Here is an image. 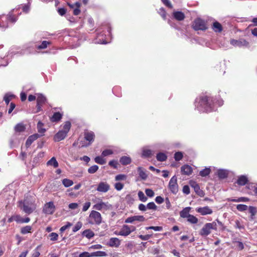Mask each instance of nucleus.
<instances>
[{"mask_svg":"<svg viewBox=\"0 0 257 257\" xmlns=\"http://www.w3.org/2000/svg\"><path fill=\"white\" fill-rule=\"evenodd\" d=\"M236 208L238 211H243L247 209L248 207L247 205L244 204H238L236 206Z\"/></svg>","mask_w":257,"mask_h":257,"instance_id":"49530a36","label":"nucleus"},{"mask_svg":"<svg viewBox=\"0 0 257 257\" xmlns=\"http://www.w3.org/2000/svg\"><path fill=\"white\" fill-rule=\"evenodd\" d=\"M90 205H91V203L90 202H87L85 203L83 205V208H82V211H86L88 209V208L90 207Z\"/></svg>","mask_w":257,"mask_h":257,"instance_id":"0e129e2a","label":"nucleus"},{"mask_svg":"<svg viewBox=\"0 0 257 257\" xmlns=\"http://www.w3.org/2000/svg\"><path fill=\"white\" fill-rule=\"evenodd\" d=\"M147 209H150V210H156L157 209V206L153 202H150L148 203L147 205Z\"/></svg>","mask_w":257,"mask_h":257,"instance_id":"09e8293b","label":"nucleus"},{"mask_svg":"<svg viewBox=\"0 0 257 257\" xmlns=\"http://www.w3.org/2000/svg\"><path fill=\"white\" fill-rule=\"evenodd\" d=\"M47 165L53 166L54 168L58 167V163L55 157L52 158L47 163Z\"/></svg>","mask_w":257,"mask_h":257,"instance_id":"7c9ffc66","label":"nucleus"},{"mask_svg":"<svg viewBox=\"0 0 257 257\" xmlns=\"http://www.w3.org/2000/svg\"><path fill=\"white\" fill-rule=\"evenodd\" d=\"M82 226V223L81 222H80V221L77 222V223L76 224V225L73 228V231L74 232L77 231L81 228Z\"/></svg>","mask_w":257,"mask_h":257,"instance_id":"de8ad7c7","label":"nucleus"},{"mask_svg":"<svg viewBox=\"0 0 257 257\" xmlns=\"http://www.w3.org/2000/svg\"><path fill=\"white\" fill-rule=\"evenodd\" d=\"M212 29L214 32L218 33H220L222 31L221 25L217 21L213 23Z\"/></svg>","mask_w":257,"mask_h":257,"instance_id":"5701e85b","label":"nucleus"},{"mask_svg":"<svg viewBox=\"0 0 257 257\" xmlns=\"http://www.w3.org/2000/svg\"><path fill=\"white\" fill-rule=\"evenodd\" d=\"M46 101V98L42 94H38L37 98V102L38 104L43 105Z\"/></svg>","mask_w":257,"mask_h":257,"instance_id":"c85d7f7f","label":"nucleus"},{"mask_svg":"<svg viewBox=\"0 0 257 257\" xmlns=\"http://www.w3.org/2000/svg\"><path fill=\"white\" fill-rule=\"evenodd\" d=\"M94 160L96 163L100 164V165H103L106 162L105 160L103 159V158L100 156H97V157H95Z\"/></svg>","mask_w":257,"mask_h":257,"instance_id":"37998d69","label":"nucleus"},{"mask_svg":"<svg viewBox=\"0 0 257 257\" xmlns=\"http://www.w3.org/2000/svg\"><path fill=\"white\" fill-rule=\"evenodd\" d=\"M146 230L153 229L156 231H160L163 229V228L161 226H149V227H146Z\"/></svg>","mask_w":257,"mask_h":257,"instance_id":"603ef678","label":"nucleus"},{"mask_svg":"<svg viewBox=\"0 0 257 257\" xmlns=\"http://www.w3.org/2000/svg\"><path fill=\"white\" fill-rule=\"evenodd\" d=\"M49 44V42L46 41H44L42 43V44L38 47V48L39 49H45L47 47V46Z\"/></svg>","mask_w":257,"mask_h":257,"instance_id":"13d9d810","label":"nucleus"},{"mask_svg":"<svg viewBox=\"0 0 257 257\" xmlns=\"http://www.w3.org/2000/svg\"><path fill=\"white\" fill-rule=\"evenodd\" d=\"M123 186L122 183L118 182L115 184L114 188L116 190L120 191L123 188Z\"/></svg>","mask_w":257,"mask_h":257,"instance_id":"4d7b16f0","label":"nucleus"},{"mask_svg":"<svg viewBox=\"0 0 257 257\" xmlns=\"http://www.w3.org/2000/svg\"><path fill=\"white\" fill-rule=\"evenodd\" d=\"M247 182V178L245 176H240L237 181V183L241 186L244 185Z\"/></svg>","mask_w":257,"mask_h":257,"instance_id":"bb28decb","label":"nucleus"},{"mask_svg":"<svg viewBox=\"0 0 257 257\" xmlns=\"http://www.w3.org/2000/svg\"><path fill=\"white\" fill-rule=\"evenodd\" d=\"M192 27L196 31H204L207 29L205 21L200 18L196 19L194 21Z\"/></svg>","mask_w":257,"mask_h":257,"instance_id":"423d86ee","label":"nucleus"},{"mask_svg":"<svg viewBox=\"0 0 257 257\" xmlns=\"http://www.w3.org/2000/svg\"><path fill=\"white\" fill-rule=\"evenodd\" d=\"M145 220V217L142 215H135L129 217L125 220V223H132L135 221L143 222Z\"/></svg>","mask_w":257,"mask_h":257,"instance_id":"9d476101","label":"nucleus"},{"mask_svg":"<svg viewBox=\"0 0 257 257\" xmlns=\"http://www.w3.org/2000/svg\"><path fill=\"white\" fill-rule=\"evenodd\" d=\"M68 207L70 209H76L78 207V204L77 203H71L68 205Z\"/></svg>","mask_w":257,"mask_h":257,"instance_id":"bf43d9fd","label":"nucleus"},{"mask_svg":"<svg viewBox=\"0 0 257 257\" xmlns=\"http://www.w3.org/2000/svg\"><path fill=\"white\" fill-rule=\"evenodd\" d=\"M131 159L129 157L123 156L119 160L120 163L123 165H128L131 163Z\"/></svg>","mask_w":257,"mask_h":257,"instance_id":"b1692460","label":"nucleus"},{"mask_svg":"<svg viewBox=\"0 0 257 257\" xmlns=\"http://www.w3.org/2000/svg\"><path fill=\"white\" fill-rule=\"evenodd\" d=\"M126 179V176L124 174H119L115 176V180L116 181L124 180Z\"/></svg>","mask_w":257,"mask_h":257,"instance_id":"3c124183","label":"nucleus"},{"mask_svg":"<svg viewBox=\"0 0 257 257\" xmlns=\"http://www.w3.org/2000/svg\"><path fill=\"white\" fill-rule=\"evenodd\" d=\"M31 230L32 227L31 226L27 225L21 228V232L23 234H25L30 232Z\"/></svg>","mask_w":257,"mask_h":257,"instance_id":"4c0bfd02","label":"nucleus"},{"mask_svg":"<svg viewBox=\"0 0 257 257\" xmlns=\"http://www.w3.org/2000/svg\"><path fill=\"white\" fill-rule=\"evenodd\" d=\"M82 235L88 239L91 238L94 236V233L90 229H86L82 232Z\"/></svg>","mask_w":257,"mask_h":257,"instance_id":"393cba45","label":"nucleus"},{"mask_svg":"<svg viewBox=\"0 0 257 257\" xmlns=\"http://www.w3.org/2000/svg\"><path fill=\"white\" fill-rule=\"evenodd\" d=\"M38 247H37L34 250V252L33 253H32V257H39L40 254V253L39 252V250H38Z\"/></svg>","mask_w":257,"mask_h":257,"instance_id":"338daca9","label":"nucleus"},{"mask_svg":"<svg viewBox=\"0 0 257 257\" xmlns=\"http://www.w3.org/2000/svg\"><path fill=\"white\" fill-rule=\"evenodd\" d=\"M211 172L209 168H205L204 169L201 170L199 172V174L202 177H205L208 175Z\"/></svg>","mask_w":257,"mask_h":257,"instance_id":"c9c22d12","label":"nucleus"},{"mask_svg":"<svg viewBox=\"0 0 257 257\" xmlns=\"http://www.w3.org/2000/svg\"><path fill=\"white\" fill-rule=\"evenodd\" d=\"M14 97V95H10L8 94H7L5 95L4 100L5 101L6 103L8 105L11 100Z\"/></svg>","mask_w":257,"mask_h":257,"instance_id":"c03bdc74","label":"nucleus"},{"mask_svg":"<svg viewBox=\"0 0 257 257\" xmlns=\"http://www.w3.org/2000/svg\"><path fill=\"white\" fill-rule=\"evenodd\" d=\"M79 257H92V256L91 253L88 252H83L79 254Z\"/></svg>","mask_w":257,"mask_h":257,"instance_id":"774afa93","label":"nucleus"},{"mask_svg":"<svg viewBox=\"0 0 257 257\" xmlns=\"http://www.w3.org/2000/svg\"><path fill=\"white\" fill-rule=\"evenodd\" d=\"M228 173L225 170H219L218 171V176L220 179H224L227 177Z\"/></svg>","mask_w":257,"mask_h":257,"instance_id":"473e14b6","label":"nucleus"},{"mask_svg":"<svg viewBox=\"0 0 257 257\" xmlns=\"http://www.w3.org/2000/svg\"><path fill=\"white\" fill-rule=\"evenodd\" d=\"M62 115L60 112H55L51 118L52 122H56L60 120L62 118Z\"/></svg>","mask_w":257,"mask_h":257,"instance_id":"a878e982","label":"nucleus"},{"mask_svg":"<svg viewBox=\"0 0 257 257\" xmlns=\"http://www.w3.org/2000/svg\"><path fill=\"white\" fill-rule=\"evenodd\" d=\"M62 183L65 187H68L73 184V182L71 180L68 179H64L62 180Z\"/></svg>","mask_w":257,"mask_h":257,"instance_id":"e433bc0d","label":"nucleus"},{"mask_svg":"<svg viewBox=\"0 0 257 257\" xmlns=\"http://www.w3.org/2000/svg\"><path fill=\"white\" fill-rule=\"evenodd\" d=\"M151 236L152 235H150V234H147V235H140L139 236V237L140 238H141L142 240H147L151 238Z\"/></svg>","mask_w":257,"mask_h":257,"instance_id":"e2e57ef3","label":"nucleus"},{"mask_svg":"<svg viewBox=\"0 0 257 257\" xmlns=\"http://www.w3.org/2000/svg\"><path fill=\"white\" fill-rule=\"evenodd\" d=\"M41 135L38 134L32 135L29 137L26 142V146L27 148H29L32 143L40 137Z\"/></svg>","mask_w":257,"mask_h":257,"instance_id":"dca6fc26","label":"nucleus"},{"mask_svg":"<svg viewBox=\"0 0 257 257\" xmlns=\"http://www.w3.org/2000/svg\"><path fill=\"white\" fill-rule=\"evenodd\" d=\"M98 200H99L98 202L93 205V208L99 211H106L111 208V205L108 202H104L99 199H98Z\"/></svg>","mask_w":257,"mask_h":257,"instance_id":"39448f33","label":"nucleus"},{"mask_svg":"<svg viewBox=\"0 0 257 257\" xmlns=\"http://www.w3.org/2000/svg\"><path fill=\"white\" fill-rule=\"evenodd\" d=\"M120 244V240L117 237H111L109 239L107 245L110 247H118Z\"/></svg>","mask_w":257,"mask_h":257,"instance_id":"4468645a","label":"nucleus"},{"mask_svg":"<svg viewBox=\"0 0 257 257\" xmlns=\"http://www.w3.org/2000/svg\"><path fill=\"white\" fill-rule=\"evenodd\" d=\"M230 44L234 47L248 48L249 46V42L243 39H232L230 40Z\"/></svg>","mask_w":257,"mask_h":257,"instance_id":"6e6552de","label":"nucleus"},{"mask_svg":"<svg viewBox=\"0 0 257 257\" xmlns=\"http://www.w3.org/2000/svg\"><path fill=\"white\" fill-rule=\"evenodd\" d=\"M115 233L118 235L124 236L128 235L130 234V228H128V225H123L119 232L118 233L115 232Z\"/></svg>","mask_w":257,"mask_h":257,"instance_id":"f3484780","label":"nucleus"},{"mask_svg":"<svg viewBox=\"0 0 257 257\" xmlns=\"http://www.w3.org/2000/svg\"><path fill=\"white\" fill-rule=\"evenodd\" d=\"M112 153H113V152L112 150L107 149V150H104L102 152L101 155L102 157H105V156H107L108 155H111V154H112Z\"/></svg>","mask_w":257,"mask_h":257,"instance_id":"864d4df0","label":"nucleus"},{"mask_svg":"<svg viewBox=\"0 0 257 257\" xmlns=\"http://www.w3.org/2000/svg\"><path fill=\"white\" fill-rule=\"evenodd\" d=\"M138 171L140 177L143 179V180H146L148 177L147 174L146 173L145 171L143 170L142 167H139L138 168Z\"/></svg>","mask_w":257,"mask_h":257,"instance_id":"cd10ccee","label":"nucleus"},{"mask_svg":"<svg viewBox=\"0 0 257 257\" xmlns=\"http://www.w3.org/2000/svg\"><path fill=\"white\" fill-rule=\"evenodd\" d=\"M98 169V166L93 165V166H92L91 167H90L88 169V172L90 174H93V173H95L97 171Z\"/></svg>","mask_w":257,"mask_h":257,"instance_id":"a18cd8bd","label":"nucleus"},{"mask_svg":"<svg viewBox=\"0 0 257 257\" xmlns=\"http://www.w3.org/2000/svg\"><path fill=\"white\" fill-rule=\"evenodd\" d=\"M154 154L153 151L148 149L147 147H144L142 150V156L144 158H149Z\"/></svg>","mask_w":257,"mask_h":257,"instance_id":"4be33fe9","label":"nucleus"},{"mask_svg":"<svg viewBox=\"0 0 257 257\" xmlns=\"http://www.w3.org/2000/svg\"><path fill=\"white\" fill-rule=\"evenodd\" d=\"M156 158L158 161L163 162L166 160L167 156L163 153H159L157 154Z\"/></svg>","mask_w":257,"mask_h":257,"instance_id":"2f4dec72","label":"nucleus"},{"mask_svg":"<svg viewBox=\"0 0 257 257\" xmlns=\"http://www.w3.org/2000/svg\"><path fill=\"white\" fill-rule=\"evenodd\" d=\"M146 195L150 197H152L154 196V192L151 189H146L145 190Z\"/></svg>","mask_w":257,"mask_h":257,"instance_id":"6e6d98bb","label":"nucleus"},{"mask_svg":"<svg viewBox=\"0 0 257 257\" xmlns=\"http://www.w3.org/2000/svg\"><path fill=\"white\" fill-rule=\"evenodd\" d=\"M207 96H203L200 98L198 104L195 106L200 111L209 112L212 110L211 104Z\"/></svg>","mask_w":257,"mask_h":257,"instance_id":"f03ea898","label":"nucleus"},{"mask_svg":"<svg viewBox=\"0 0 257 257\" xmlns=\"http://www.w3.org/2000/svg\"><path fill=\"white\" fill-rule=\"evenodd\" d=\"M88 222L91 224L99 225L102 222L101 214L96 211L92 210L89 214Z\"/></svg>","mask_w":257,"mask_h":257,"instance_id":"20e7f679","label":"nucleus"},{"mask_svg":"<svg viewBox=\"0 0 257 257\" xmlns=\"http://www.w3.org/2000/svg\"><path fill=\"white\" fill-rule=\"evenodd\" d=\"M183 192L185 194H189L190 193V188L189 186L185 185L183 188Z\"/></svg>","mask_w":257,"mask_h":257,"instance_id":"69168bd1","label":"nucleus"},{"mask_svg":"<svg viewBox=\"0 0 257 257\" xmlns=\"http://www.w3.org/2000/svg\"><path fill=\"white\" fill-rule=\"evenodd\" d=\"M187 219V221L191 224H196L198 222V218L191 214H190Z\"/></svg>","mask_w":257,"mask_h":257,"instance_id":"72a5a7b5","label":"nucleus"},{"mask_svg":"<svg viewBox=\"0 0 257 257\" xmlns=\"http://www.w3.org/2000/svg\"><path fill=\"white\" fill-rule=\"evenodd\" d=\"M26 129L25 125L22 123L17 124L15 127V130L17 132H23Z\"/></svg>","mask_w":257,"mask_h":257,"instance_id":"c756f323","label":"nucleus"},{"mask_svg":"<svg viewBox=\"0 0 257 257\" xmlns=\"http://www.w3.org/2000/svg\"><path fill=\"white\" fill-rule=\"evenodd\" d=\"M71 226H72V223H71L70 222H67L66 225H64V226H63L62 227H61L60 228V230L61 232H63L66 229H67L68 228L70 227Z\"/></svg>","mask_w":257,"mask_h":257,"instance_id":"052dcab7","label":"nucleus"},{"mask_svg":"<svg viewBox=\"0 0 257 257\" xmlns=\"http://www.w3.org/2000/svg\"><path fill=\"white\" fill-rule=\"evenodd\" d=\"M18 207L27 214L33 213L36 208L35 201L31 198L26 197L24 200L18 202Z\"/></svg>","mask_w":257,"mask_h":257,"instance_id":"f257e3e1","label":"nucleus"},{"mask_svg":"<svg viewBox=\"0 0 257 257\" xmlns=\"http://www.w3.org/2000/svg\"><path fill=\"white\" fill-rule=\"evenodd\" d=\"M107 255V253L102 251H97L91 253L92 257L94 256H105Z\"/></svg>","mask_w":257,"mask_h":257,"instance_id":"f704fd0d","label":"nucleus"},{"mask_svg":"<svg viewBox=\"0 0 257 257\" xmlns=\"http://www.w3.org/2000/svg\"><path fill=\"white\" fill-rule=\"evenodd\" d=\"M233 202H246L248 201V199L245 197H240L238 198L237 199H233L232 200Z\"/></svg>","mask_w":257,"mask_h":257,"instance_id":"680f3d73","label":"nucleus"},{"mask_svg":"<svg viewBox=\"0 0 257 257\" xmlns=\"http://www.w3.org/2000/svg\"><path fill=\"white\" fill-rule=\"evenodd\" d=\"M190 184L191 186L193 188L194 191L196 192L197 194L198 195L202 196L203 195V192L202 190H200V187L198 184H197L195 182H190Z\"/></svg>","mask_w":257,"mask_h":257,"instance_id":"a211bd4d","label":"nucleus"},{"mask_svg":"<svg viewBox=\"0 0 257 257\" xmlns=\"http://www.w3.org/2000/svg\"><path fill=\"white\" fill-rule=\"evenodd\" d=\"M85 139L89 142L88 144H82L81 147H87L94 141V134L92 132H86L84 133Z\"/></svg>","mask_w":257,"mask_h":257,"instance_id":"9b49d317","label":"nucleus"},{"mask_svg":"<svg viewBox=\"0 0 257 257\" xmlns=\"http://www.w3.org/2000/svg\"><path fill=\"white\" fill-rule=\"evenodd\" d=\"M49 236L50 237L51 240L55 241L58 239V235L55 232H52L49 234Z\"/></svg>","mask_w":257,"mask_h":257,"instance_id":"5fc2aeb1","label":"nucleus"},{"mask_svg":"<svg viewBox=\"0 0 257 257\" xmlns=\"http://www.w3.org/2000/svg\"><path fill=\"white\" fill-rule=\"evenodd\" d=\"M138 197L139 198V199L144 202H145L147 201L148 198L145 195L144 193L141 191H140L138 192Z\"/></svg>","mask_w":257,"mask_h":257,"instance_id":"a19ab883","label":"nucleus"},{"mask_svg":"<svg viewBox=\"0 0 257 257\" xmlns=\"http://www.w3.org/2000/svg\"><path fill=\"white\" fill-rule=\"evenodd\" d=\"M168 187L171 192L174 194H176L178 192V185L176 176H174L170 179Z\"/></svg>","mask_w":257,"mask_h":257,"instance_id":"0eeeda50","label":"nucleus"},{"mask_svg":"<svg viewBox=\"0 0 257 257\" xmlns=\"http://www.w3.org/2000/svg\"><path fill=\"white\" fill-rule=\"evenodd\" d=\"M196 211L202 215H206L207 214H211L213 212L212 210L208 206L203 207H198L196 209Z\"/></svg>","mask_w":257,"mask_h":257,"instance_id":"ddd939ff","label":"nucleus"},{"mask_svg":"<svg viewBox=\"0 0 257 257\" xmlns=\"http://www.w3.org/2000/svg\"><path fill=\"white\" fill-rule=\"evenodd\" d=\"M249 212L251 214V219H253L256 213V209L253 206H249L248 207Z\"/></svg>","mask_w":257,"mask_h":257,"instance_id":"ea45409f","label":"nucleus"},{"mask_svg":"<svg viewBox=\"0 0 257 257\" xmlns=\"http://www.w3.org/2000/svg\"><path fill=\"white\" fill-rule=\"evenodd\" d=\"M173 16L178 21H183L185 18L184 14L180 11L174 12L173 13Z\"/></svg>","mask_w":257,"mask_h":257,"instance_id":"6ab92c4d","label":"nucleus"},{"mask_svg":"<svg viewBox=\"0 0 257 257\" xmlns=\"http://www.w3.org/2000/svg\"><path fill=\"white\" fill-rule=\"evenodd\" d=\"M55 211V206L52 201L46 203L43 209V212L46 214H52Z\"/></svg>","mask_w":257,"mask_h":257,"instance_id":"1a4fd4ad","label":"nucleus"},{"mask_svg":"<svg viewBox=\"0 0 257 257\" xmlns=\"http://www.w3.org/2000/svg\"><path fill=\"white\" fill-rule=\"evenodd\" d=\"M109 189L110 186L108 183L104 182H101L98 184L96 190L100 192L105 193L107 192Z\"/></svg>","mask_w":257,"mask_h":257,"instance_id":"f8f14e48","label":"nucleus"},{"mask_svg":"<svg viewBox=\"0 0 257 257\" xmlns=\"http://www.w3.org/2000/svg\"><path fill=\"white\" fill-rule=\"evenodd\" d=\"M181 171L182 174L186 175H189L191 174L192 169L191 166L186 165L183 166L181 168Z\"/></svg>","mask_w":257,"mask_h":257,"instance_id":"aec40b11","label":"nucleus"},{"mask_svg":"<svg viewBox=\"0 0 257 257\" xmlns=\"http://www.w3.org/2000/svg\"><path fill=\"white\" fill-rule=\"evenodd\" d=\"M217 226L216 221H213L211 223H206L200 229L199 233L202 236H207L211 233L212 229L217 230Z\"/></svg>","mask_w":257,"mask_h":257,"instance_id":"7ed1b4c3","label":"nucleus"},{"mask_svg":"<svg viewBox=\"0 0 257 257\" xmlns=\"http://www.w3.org/2000/svg\"><path fill=\"white\" fill-rule=\"evenodd\" d=\"M191 210V207H187L184 208L182 211L180 212V215L182 218H187L188 216L190 215L189 214V212Z\"/></svg>","mask_w":257,"mask_h":257,"instance_id":"412c9836","label":"nucleus"},{"mask_svg":"<svg viewBox=\"0 0 257 257\" xmlns=\"http://www.w3.org/2000/svg\"><path fill=\"white\" fill-rule=\"evenodd\" d=\"M182 157H183V154L180 152H176L175 154L174 158H175V160L177 161L181 160L182 159Z\"/></svg>","mask_w":257,"mask_h":257,"instance_id":"8fccbe9b","label":"nucleus"},{"mask_svg":"<svg viewBox=\"0 0 257 257\" xmlns=\"http://www.w3.org/2000/svg\"><path fill=\"white\" fill-rule=\"evenodd\" d=\"M43 123L41 122V121H39L37 124V128L38 131L39 133L41 134H43L45 131L46 130L43 127Z\"/></svg>","mask_w":257,"mask_h":257,"instance_id":"58836bf2","label":"nucleus"},{"mask_svg":"<svg viewBox=\"0 0 257 257\" xmlns=\"http://www.w3.org/2000/svg\"><path fill=\"white\" fill-rule=\"evenodd\" d=\"M70 127H71L70 122L66 121V122H65V123L63 126V128L62 131H64L65 132H66L67 134L68 133V132L69 131Z\"/></svg>","mask_w":257,"mask_h":257,"instance_id":"79ce46f5","label":"nucleus"},{"mask_svg":"<svg viewBox=\"0 0 257 257\" xmlns=\"http://www.w3.org/2000/svg\"><path fill=\"white\" fill-rule=\"evenodd\" d=\"M67 133L64 131L61 130L59 131L54 136V140L55 142H59L64 140L66 136Z\"/></svg>","mask_w":257,"mask_h":257,"instance_id":"2eb2a0df","label":"nucleus"}]
</instances>
